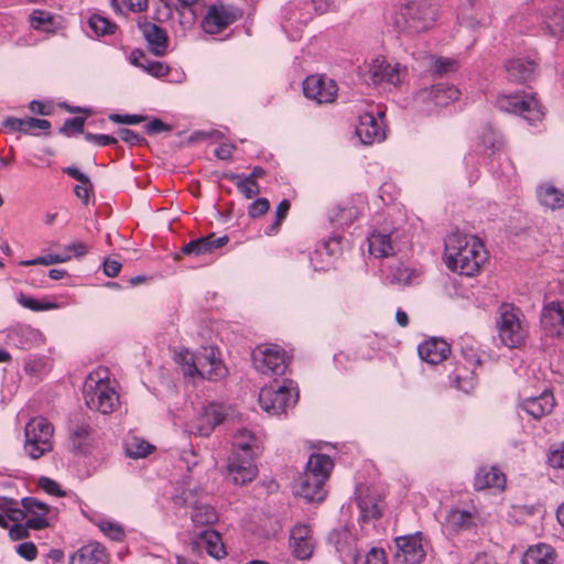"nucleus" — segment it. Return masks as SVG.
<instances>
[{
	"instance_id": "2eb2a0df",
	"label": "nucleus",
	"mask_w": 564,
	"mask_h": 564,
	"mask_svg": "<svg viewBox=\"0 0 564 564\" xmlns=\"http://www.w3.org/2000/svg\"><path fill=\"white\" fill-rule=\"evenodd\" d=\"M328 541L335 546L344 564H357L360 555L357 551L356 539L350 531L347 529L333 530Z\"/></svg>"
},
{
	"instance_id": "f3484780",
	"label": "nucleus",
	"mask_w": 564,
	"mask_h": 564,
	"mask_svg": "<svg viewBox=\"0 0 564 564\" xmlns=\"http://www.w3.org/2000/svg\"><path fill=\"white\" fill-rule=\"evenodd\" d=\"M229 241L228 236L216 237V234H209L197 239H193L181 248L182 254L200 257L213 253L215 250L226 246Z\"/></svg>"
},
{
	"instance_id": "9d476101",
	"label": "nucleus",
	"mask_w": 564,
	"mask_h": 564,
	"mask_svg": "<svg viewBox=\"0 0 564 564\" xmlns=\"http://www.w3.org/2000/svg\"><path fill=\"white\" fill-rule=\"evenodd\" d=\"M258 474L252 454L242 455L232 452L226 466V477L232 484L243 486L251 482Z\"/></svg>"
},
{
	"instance_id": "aec40b11",
	"label": "nucleus",
	"mask_w": 564,
	"mask_h": 564,
	"mask_svg": "<svg viewBox=\"0 0 564 564\" xmlns=\"http://www.w3.org/2000/svg\"><path fill=\"white\" fill-rule=\"evenodd\" d=\"M291 546L294 555L300 560H307L314 550L312 529L308 524H296L291 530Z\"/></svg>"
},
{
	"instance_id": "4468645a",
	"label": "nucleus",
	"mask_w": 564,
	"mask_h": 564,
	"mask_svg": "<svg viewBox=\"0 0 564 564\" xmlns=\"http://www.w3.org/2000/svg\"><path fill=\"white\" fill-rule=\"evenodd\" d=\"M397 558L405 564H420L425 557L420 532L395 539Z\"/></svg>"
},
{
	"instance_id": "4d7b16f0",
	"label": "nucleus",
	"mask_w": 564,
	"mask_h": 564,
	"mask_svg": "<svg viewBox=\"0 0 564 564\" xmlns=\"http://www.w3.org/2000/svg\"><path fill=\"white\" fill-rule=\"evenodd\" d=\"M37 486L46 494L55 497H64L66 495L65 491L61 489V486L57 481L45 476L39 478Z\"/></svg>"
},
{
	"instance_id": "0e129e2a",
	"label": "nucleus",
	"mask_w": 564,
	"mask_h": 564,
	"mask_svg": "<svg viewBox=\"0 0 564 564\" xmlns=\"http://www.w3.org/2000/svg\"><path fill=\"white\" fill-rule=\"evenodd\" d=\"M109 120H111L115 123H122V124H138L145 120L144 116L141 115H119V113H112L109 116Z\"/></svg>"
},
{
	"instance_id": "6e6552de",
	"label": "nucleus",
	"mask_w": 564,
	"mask_h": 564,
	"mask_svg": "<svg viewBox=\"0 0 564 564\" xmlns=\"http://www.w3.org/2000/svg\"><path fill=\"white\" fill-rule=\"evenodd\" d=\"M497 107L505 112L516 113L521 116L530 124L541 121L544 112L542 106L531 95H503L497 100Z\"/></svg>"
},
{
	"instance_id": "bf43d9fd",
	"label": "nucleus",
	"mask_w": 564,
	"mask_h": 564,
	"mask_svg": "<svg viewBox=\"0 0 564 564\" xmlns=\"http://www.w3.org/2000/svg\"><path fill=\"white\" fill-rule=\"evenodd\" d=\"M270 203L267 198L260 197L253 200L248 207V215L251 218H258L268 213Z\"/></svg>"
},
{
	"instance_id": "39448f33",
	"label": "nucleus",
	"mask_w": 564,
	"mask_h": 564,
	"mask_svg": "<svg viewBox=\"0 0 564 564\" xmlns=\"http://www.w3.org/2000/svg\"><path fill=\"white\" fill-rule=\"evenodd\" d=\"M53 425L44 417L31 419L24 429V451L32 459H37L53 449Z\"/></svg>"
},
{
	"instance_id": "a18cd8bd",
	"label": "nucleus",
	"mask_w": 564,
	"mask_h": 564,
	"mask_svg": "<svg viewBox=\"0 0 564 564\" xmlns=\"http://www.w3.org/2000/svg\"><path fill=\"white\" fill-rule=\"evenodd\" d=\"M91 432L93 429L87 422H82L73 429L70 432V438L76 451L83 452L85 449L86 441L90 436Z\"/></svg>"
},
{
	"instance_id": "a878e982",
	"label": "nucleus",
	"mask_w": 564,
	"mask_h": 564,
	"mask_svg": "<svg viewBox=\"0 0 564 564\" xmlns=\"http://www.w3.org/2000/svg\"><path fill=\"white\" fill-rule=\"evenodd\" d=\"M417 352L423 361L437 365L446 359L451 347L444 339L432 337L419 345Z\"/></svg>"
},
{
	"instance_id": "423d86ee",
	"label": "nucleus",
	"mask_w": 564,
	"mask_h": 564,
	"mask_svg": "<svg viewBox=\"0 0 564 564\" xmlns=\"http://www.w3.org/2000/svg\"><path fill=\"white\" fill-rule=\"evenodd\" d=\"M498 314L497 326L501 343L509 348L520 346L525 337L520 310L512 304L503 303L499 306Z\"/></svg>"
},
{
	"instance_id": "37998d69",
	"label": "nucleus",
	"mask_w": 564,
	"mask_h": 564,
	"mask_svg": "<svg viewBox=\"0 0 564 564\" xmlns=\"http://www.w3.org/2000/svg\"><path fill=\"white\" fill-rule=\"evenodd\" d=\"M357 212L356 208L350 207H336L330 217L329 220L334 226L337 227H345L352 224V221L356 219Z\"/></svg>"
},
{
	"instance_id": "2f4dec72",
	"label": "nucleus",
	"mask_w": 564,
	"mask_h": 564,
	"mask_svg": "<svg viewBox=\"0 0 564 564\" xmlns=\"http://www.w3.org/2000/svg\"><path fill=\"white\" fill-rule=\"evenodd\" d=\"M334 467L332 458L326 454L313 453L306 464L303 475L311 478H322L326 481Z\"/></svg>"
},
{
	"instance_id": "052dcab7",
	"label": "nucleus",
	"mask_w": 564,
	"mask_h": 564,
	"mask_svg": "<svg viewBox=\"0 0 564 564\" xmlns=\"http://www.w3.org/2000/svg\"><path fill=\"white\" fill-rule=\"evenodd\" d=\"M118 135L123 142L128 143L131 147L145 143V139L142 135L127 128L119 129Z\"/></svg>"
},
{
	"instance_id": "6ab92c4d",
	"label": "nucleus",
	"mask_w": 564,
	"mask_h": 564,
	"mask_svg": "<svg viewBox=\"0 0 564 564\" xmlns=\"http://www.w3.org/2000/svg\"><path fill=\"white\" fill-rule=\"evenodd\" d=\"M224 417L220 408L212 404L196 417L189 426V431L198 436H209L214 429L224 422Z\"/></svg>"
},
{
	"instance_id": "ea45409f",
	"label": "nucleus",
	"mask_w": 564,
	"mask_h": 564,
	"mask_svg": "<svg viewBox=\"0 0 564 564\" xmlns=\"http://www.w3.org/2000/svg\"><path fill=\"white\" fill-rule=\"evenodd\" d=\"M153 449V445L137 436H131L124 442L126 455L131 458L147 457Z\"/></svg>"
},
{
	"instance_id": "c756f323",
	"label": "nucleus",
	"mask_w": 564,
	"mask_h": 564,
	"mask_svg": "<svg viewBox=\"0 0 564 564\" xmlns=\"http://www.w3.org/2000/svg\"><path fill=\"white\" fill-rule=\"evenodd\" d=\"M474 487L476 490L488 488L502 490L506 487V476L496 467H482L475 476Z\"/></svg>"
},
{
	"instance_id": "6e6d98bb",
	"label": "nucleus",
	"mask_w": 564,
	"mask_h": 564,
	"mask_svg": "<svg viewBox=\"0 0 564 564\" xmlns=\"http://www.w3.org/2000/svg\"><path fill=\"white\" fill-rule=\"evenodd\" d=\"M21 505L22 507L25 509L26 512H30V513H33L34 516L35 514H47L48 511H50V507L33 498V497H25L21 500Z\"/></svg>"
},
{
	"instance_id": "bb28decb",
	"label": "nucleus",
	"mask_w": 564,
	"mask_h": 564,
	"mask_svg": "<svg viewBox=\"0 0 564 564\" xmlns=\"http://www.w3.org/2000/svg\"><path fill=\"white\" fill-rule=\"evenodd\" d=\"M108 561L106 547L99 542H91L70 555L68 564H98L108 563Z\"/></svg>"
},
{
	"instance_id": "f704fd0d",
	"label": "nucleus",
	"mask_w": 564,
	"mask_h": 564,
	"mask_svg": "<svg viewBox=\"0 0 564 564\" xmlns=\"http://www.w3.org/2000/svg\"><path fill=\"white\" fill-rule=\"evenodd\" d=\"M556 558L555 550L545 543L530 546L522 557V564H554Z\"/></svg>"
},
{
	"instance_id": "412c9836",
	"label": "nucleus",
	"mask_w": 564,
	"mask_h": 564,
	"mask_svg": "<svg viewBox=\"0 0 564 564\" xmlns=\"http://www.w3.org/2000/svg\"><path fill=\"white\" fill-rule=\"evenodd\" d=\"M138 26L148 42L151 52L156 56H163L169 45L166 31L149 21L139 22Z\"/></svg>"
},
{
	"instance_id": "79ce46f5",
	"label": "nucleus",
	"mask_w": 564,
	"mask_h": 564,
	"mask_svg": "<svg viewBox=\"0 0 564 564\" xmlns=\"http://www.w3.org/2000/svg\"><path fill=\"white\" fill-rule=\"evenodd\" d=\"M357 507L360 510L361 519L365 522L372 519H379L382 514L379 503L369 498H358Z\"/></svg>"
},
{
	"instance_id": "8fccbe9b",
	"label": "nucleus",
	"mask_w": 564,
	"mask_h": 564,
	"mask_svg": "<svg viewBox=\"0 0 564 564\" xmlns=\"http://www.w3.org/2000/svg\"><path fill=\"white\" fill-rule=\"evenodd\" d=\"M18 302L25 308H29L33 312L48 311L55 310L58 307V304L55 302H41L34 297L26 296L24 294H20L18 297Z\"/></svg>"
},
{
	"instance_id": "13d9d810",
	"label": "nucleus",
	"mask_w": 564,
	"mask_h": 564,
	"mask_svg": "<svg viewBox=\"0 0 564 564\" xmlns=\"http://www.w3.org/2000/svg\"><path fill=\"white\" fill-rule=\"evenodd\" d=\"M84 126H85V118H82V117L68 118L64 121L63 126L61 127L59 133L67 135L69 131H73L75 133L84 134L85 133Z\"/></svg>"
},
{
	"instance_id": "c85d7f7f",
	"label": "nucleus",
	"mask_w": 564,
	"mask_h": 564,
	"mask_svg": "<svg viewBox=\"0 0 564 564\" xmlns=\"http://www.w3.org/2000/svg\"><path fill=\"white\" fill-rule=\"evenodd\" d=\"M536 67L535 61L523 57H516L506 63L509 79L517 83L531 80L535 75Z\"/></svg>"
},
{
	"instance_id": "338daca9",
	"label": "nucleus",
	"mask_w": 564,
	"mask_h": 564,
	"mask_svg": "<svg viewBox=\"0 0 564 564\" xmlns=\"http://www.w3.org/2000/svg\"><path fill=\"white\" fill-rule=\"evenodd\" d=\"M314 12L323 14L338 8L337 0H310Z\"/></svg>"
},
{
	"instance_id": "774afa93",
	"label": "nucleus",
	"mask_w": 564,
	"mask_h": 564,
	"mask_svg": "<svg viewBox=\"0 0 564 564\" xmlns=\"http://www.w3.org/2000/svg\"><path fill=\"white\" fill-rule=\"evenodd\" d=\"M481 144L489 150H494L497 148L499 143L497 133L491 128H486L480 135Z\"/></svg>"
},
{
	"instance_id": "09e8293b",
	"label": "nucleus",
	"mask_w": 564,
	"mask_h": 564,
	"mask_svg": "<svg viewBox=\"0 0 564 564\" xmlns=\"http://www.w3.org/2000/svg\"><path fill=\"white\" fill-rule=\"evenodd\" d=\"M544 23L552 35L564 32V8H557L552 14L546 15Z\"/></svg>"
},
{
	"instance_id": "49530a36",
	"label": "nucleus",
	"mask_w": 564,
	"mask_h": 564,
	"mask_svg": "<svg viewBox=\"0 0 564 564\" xmlns=\"http://www.w3.org/2000/svg\"><path fill=\"white\" fill-rule=\"evenodd\" d=\"M191 518L195 524L205 525L214 523L217 520V513L209 506H195Z\"/></svg>"
},
{
	"instance_id": "c03bdc74",
	"label": "nucleus",
	"mask_w": 564,
	"mask_h": 564,
	"mask_svg": "<svg viewBox=\"0 0 564 564\" xmlns=\"http://www.w3.org/2000/svg\"><path fill=\"white\" fill-rule=\"evenodd\" d=\"M88 25L97 36L113 34L117 29L116 23L99 14L91 15L88 20Z\"/></svg>"
},
{
	"instance_id": "cd10ccee",
	"label": "nucleus",
	"mask_w": 564,
	"mask_h": 564,
	"mask_svg": "<svg viewBox=\"0 0 564 564\" xmlns=\"http://www.w3.org/2000/svg\"><path fill=\"white\" fill-rule=\"evenodd\" d=\"M555 401L551 392L544 391L538 397L521 400L520 406L534 419H541L552 412Z\"/></svg>"
},
{
	"instance_id": "e2e57ef3",
	"label": "nucleus",
	"mask_w": 564,
	"mask_h": 564,
	"mask_svg": "<svg viewBox=\"0 0 564 564\" xmlns=\"http://www.w3.org/2000/svg\"><path fill=\"white\" fill-rule=\"evenodd\" d=\"M547 462L551 467L563 469L564 468V442L558 448L552 449L547 456Z\"/></svg>"
},
{
	"instance_id": "de8ad7c7",
	"label": "nucleus",
	"mask_w": 564,
	"mask_h": 564,
	"mask_svg": "<svg viewBox=\"0 0 564 564\" xmlns=\"http://www.w3.org/2000/svg\"><path fill=\"white\" fill-rule=\"evenodd\" d=\"M413 272L404 267L403 264H397L395 267L390 268V273L387 279L391 284L398 285H409L411 283V278Z\"/></svg>"
},
{
	"instance_id": "dca6fc26",
	"label": "nucleus",
	"mask_w": 564,
	"mask_h": 564,
	"mask_svg": "<svg viewBox=\"0 0 564 564\" xmlns=\"http://www.w3.org/2000/svg\"><path fill=\"white\" fill-rule=\"evenodd\" d=\"M541 325L551 336H564V302L552 301L543 306Z\"/></svg>"
},
{
	"instance_id": "4be33fe9",
	"label": "nucleus",
	"mask_w": 564,
	"mask_h": 564,
	"mask_svg": "<svg viewBox=\"0 0 564 564\" xmlns=\"http://www.w3.org/2000/svg\"><path fill=\"white\" fill-rule=\"evenodd\" d=\"M368 73L373 84L397 85L400 82V65L391 64L382 57L372 61Z\"/></svg>"
},
{
	"instance_id": "f03ea898",
	"label": "nucleus",
	"mask_w": 564,
	"mask_h": 564,
	"mask_svg": "<svg viewBox=\"0 0 564 564\" xmlns=\"http://www.w3.org/2000/svg\"><path fill=\"white\" fill-rule=\"evenodd\" d=\"M437 6L433 0H412L402 6L393 17V25L408 36L430 30L437 18Z\"/></svg>"
},
{
	"instance_id": "a19ab883",
	"label": "nucleus",
	"mask_w": 564,
	"mask_h": 564,
	"mask_svg": "<svg viewBox=\"0 0 564 564\" xmlns=\"http://www.w3.org/2000/svg\"><path fill=\"white\" fill-rule=\"evenodd\" d=\"M234 452H239L242 455L252 454L254 456V448H257V437L248 430H240L234 436Z\"/></svg>"
},
{
	"instance_id": "5701e85b",
	"label": "nucleus",
	"mask_w": 564,
	"mask_h": 564,
	"mask_svg": "<svg viewBox=\"0 0 564 564\" xmlns=\"http://www.w3.org/2000/svg\"><path fill=\"white\" fill-rule=\"evenodd\" d=\"M444 525L451 534H457L477 527V512L451 509L446 514Z\"/></svg>"
},
{
	"instance_id": "473e14b6",
	"label": "nucleus",
	"mask_w": 564,
	"mask_h": 564,
	"mask_svg": "<svg viewBox=\"0 0 564 564\" xmlns=\"http://www.w3.org/2000/svg\"><path fill=\"white\" fill-rule=\"evenodd\" d=\"M129 62L155 77L166 76L170 70L169 66L164 63L149 59L145 53L140 48H135L130 53Z\"/></svg>"
},
{
	"instance_id": "1a4fd4ad",
	"label": "nucleus",
	"mask_w": 564,
	"mask_h": 564,
	"mask_svg": "<svg viewBox=\"0 0 564 564\" xmlns=\"http://www.w3.org/2000/svg\"><path fill=\"white\" fill-rule=\"evenodd\" d=\"M254 368L267 376H282L286 370L285 351L276 345L258 347L252 352Z\"/></svg>"
},
{
	"instance_id": "a211bd4d",
	"label": "nucleus",
	"mask_w": 564,
	"mask_h": 564,
	"mask_svg": "<svg viewBox=\"0 0 564 564\" xmlns=\"http://www.w3.org/2000/svg\"><path fill=\"white\" fill-rule=\"evenodd\" d=\"M356 134L364 144L380 142L386 137L382 121L369 112L359 116Z\"/></svg>"
},
{
	"instance_id": "7ed1b4c3",
	"label": "nucleus",
	"mask_w": 564,
	"mask_h": 564,
	"mask_svg": "<svg viewBox=\"0 0 564 564\" xmlns=\"http://www.w3.org/2000/svg\"><path fill=\"white\" fill-rule=\"evenodd\" d=\"M83 394L87 408L101 414L112 413L120 404L119 394L111 386L106 370H96L86 377Z\"/></svg>"
},
{
	"instance_id": "680f3d73",
	"label": "nucleus",
	"mask_w": 564,
	"mask_h": 564,
	"mask_svg": "<svg viewBox=\"0 0 564 564\" xmlns=\"http://www.w3.org/2000/svg\"><path fill=\"white\" fill-rule=\"evenodd\" d=\"M84 138L88 142H94L99 147L115 145L118 143V139L108 134H94L91 132L84 133Z\"/></svg>"
},
{
	"instance_id": "f257e3e1",
	"label": "nucleus",
	"mask_w": 564,
	"mask_h": 564,
	"mask_svg": "<svg viewBox=\"0 0 564 564\" xmlns=\"http://www.w3.org/2000/svg\"><path fill=\"white\" fill-rule=\"evenodd\" d=\"M446 267L460 275L474 276L487 259L482 242L475 236L452 232L445 238Z\"/></svg>"
},
{
	"instance_id": "0eeeda50",
	"label": "nucleus",
	"mask_w": 564,
	"mask_h": 564,
	"mask_svg": "<svg viewBox=\"0 0 564 564\" xmlns=\"http://www.w3.org/2000/svg\"><path fill=\"white\" fill-rule=\"evenodd\" d=\"M299 399V391L289 386H269L259 392V404L263 411L271 415H281L293 408Z\"/></svg>"
},
{
	"instance_id": "f8f14e48",
	"label": "nucleus",
	"mask_w": 564,
	"mask_h": 564,
	"mask_svg": "<svg viewBox=\"0 0 564 564\" xmlns=\"http://www.w3.org/2000/svg\"><path fill=\"white\" fill-rule=\"evenodd\" d=\"M337 84L335 80L319 75H311L303 82V93L306 98L317 104H330L337 96Z\"/></svg>"
},
{
	"instance_id": "ddd939ff",
	"label": "nucleus",
	"mask_w": 564,
	"mask_h": 564,
	"mask_svg": "<svg viewBox=\"0 0 564 564\" xmlns=\"http://www.w3.org/2000/svg\"><path fill=\"white\" fill-rule=\"evenodd\" d=\"M239 18L238 11L223 3L213 4L208 8L202 20V28L208 34H218Z\"/></svg>"
},
{
	"instance_id": "5fc2aeb1",
	"label": "nucleus",
	"mask_w": 564,
	"mask_h": 564,
	"mask_svg": "<svg viewBox=\"0 0 564 564\" xmlns=\"http://www.w3.org/2000/svg\"><path fill=\"white\" fill-rule=\"evenodd\" d=\"M455 360H462L464 364H468L474 367H478L480 365L478 350L468 344L462 345L459 358H456Z\"/></svg>"
},
{
	"instance_id": "393cba45",
	"label": "nucleus",
	"mask_w": 564,
	"mask_h": 564,
	"mask_svg": "<svg viewBox=\"0 0 564 564\" xmlns=\"http://www.w3.org/2000/svg\"><path fill=\"white\" fill-rule=\"evenodd\" d=\"M325 480L322 478H311L302 475L299 477L295 484L296 496L302 497L308 502H319L324 500L326 496Z\"/></svg>"
},
{
	"instance_id": "864d4df0",
	"label": "nucleus",
	"mask_w": 564,
	"mask_h": 564,
	"mask_svg": "<svg viewBox=\"0 0 564 564\" xmlns=\"http://www.w3.org/2000/svg\"><path fill=\"white\" fill-rule=\"evenodd\" d=\"M53 17L42 10H34L30 15L31 26L35 30L47 31V25L52 24Z\"/></svg>"
},
{
	"instance_id": "4c0bfd02",
	"label": "nucleus",
	"mask_w": 564,
	"mask_h": 564,
	"mask_svg": "<svg viewBox=\"0 0 564 564\" xmlns=\"http://www.w3.org/2000/svg\"><path fill=\"white\" fill-rule=\"evenodd\" d=\"M200 540L205 544L206 552L210 556L215 558H223L226 555L225 546L218 532L206 529L200 533Z\"/></svg>"
},
{
	"instance_id": "69168bd1",
	"label": "nucleus",
	"mask_w": 564,
	"mask_h": 564,
	"mask_svg": "<svg viewBox=\"0 0 564 564\" xmlns=\"http://www.w3.org/2000/svg\"><path fill=\"white\" fill-rule=\"evenodd\" d=\"M17 553L26 561H33L37 556V549L33 542H23L17 546Z\"/></svg>"
},
{
	"instance_id": "72a5a7b5",
	"label": "nucleus",
	"mask_w": 564,
	"mask_h": 564,
	"mask_svg": "<svg viewBox=\"0 0 564 564\" xmlns=\"http://www.w3.org/2000/svg\"><path fill=\"white\" fill-rule=\"evenodd\" d=\"M6 128H9L12 131H18L22 133L36 134L34 132L35 129L41 130H50L51 122L46 119H37L33 117L28 118H14L9 117L3 122Z\"/></svg>"
},
{
	"instance_id": "9b49d317",
	"label": "nucleus",
	"mask_w": 564,
	"mask_h": 564,
	"mask_svg": "<svg viewBox=\"0 0 564 564\" xmlns=\"http://www.w3.org/2000/svg\"><path fill=\"white\" fill-rule=\"evenodd\" d=\"M458 98L459 90L454 85L440 83L417 91L415 95V102L426 105L430 110L431 106L446 107Z\"/></svg>"
},
{
	"instance_id": "7c9ffc66",
	"label": "nucleus",
	"mask_w": 564,
	"mask_h": 564,
	"mask_svg": "<svg viewBox=\"0 0 564 564\" xmlns=\"http://www.w3.org/2000/svg\"><path fill=\"white\" fill-rule=\"evenodd\" d=\"M368 250L375 258H388L395 254L397 249L392 242V234L373 231L368 237Z\"/></svg>"
},
{
	"instance_id": "b1692460",
	"label": "nucleus",
	"mask_w": 564,
	"mask_h": 564,
	"mask_svg": "<svg viewBox=\"0 0 564 564\" xmlns=\"http://www.w3.org/2000/svg\"><path fill=\"white\" fill-rule=\"evenodd\" d=\"M451 366L453 367L448 372L451 383L464 392L471 391L476 386V367L464 364L462 360H455Z\"/></svg>"
},
{
	"instance_id": "3c124183",
	"label": "nucleus",
	"mask_w": 564,
	"mask_h": 564,
	"mask_svg": "<svg viewBox=\"0 0 564 564\" xmlns=\"http://www.w3.org/2000/svg\"><path fill=\"white\" fill-rule=\"evenodd\" d=\"M70 258H72V256L69 253H65V254L50 253V254L37 257V258H34L31 260L21 261L20 264L23 267H30V265H36V264L51 265V264H55V263L67 262L68 260H70Z\"/></svg>"
},
{
	"instance_id": "58836bf2",
	"label": "nucleus",
	"mask_w": 564,
	"mask_h": 564,
	"mask_svg": "<svg viewBox=\"0 0 564 564\" xmlns=\"http://www.w3.org/2000/svg\"><path fill=\"white\" fill-rule=\"evenodd\" d=\"M226 180L234 182L240 193L247 198L251 199L260 193V186L257 181H251L246 177V174L226 173Z\"/></svg>"
},
{
	"instance_id": "e433bc0d",
	"label": "nucleus",
	"mask_w": 564,
	"mask_h": 564,
	"mask_svg": "<svg viewBox=\"0 0 564 564\" xmlns=\"http://www.w3.org/2000/svg\"><path fill=\"white\" fill-rule=\"evenodd\" d=\"M64 172L80 183L74 187V193L85 205H87L89 202V195L93 192V184L88 175L75 166H68Z\"/></svg>"
},
{
	"instance_id": "c9c22d12",
	"label": "nucleus",
	"mask_w": 564,
	"mask_h": 564,
	"mask_svg": "<svg viewBox=\"0 0 564 564\" xmlns=\"http://www.w3.org/2000/svg\"><path fill=\"white\" fill-rule=\"evenodd\" d=\"M536 195L540 204L544 207L553 210L564 207V192L553 184H542L536 189Z\"/></svg>"
},
{
	"instance_id": "603ef678",
	"label": "nucleus",
	"mask_w": 564,
	"mask_h": 564,
	"mask_svg": "<svg viewBox=\"0 0 564 564\" xmlns=\"http://www.w3.org/2000/svg\"><path fill=\"white\" fill-rule=\"evenodd\" d=\"M98 528L105 535L116 542H121L126 536L123 528L117 522L101 520Z\"/></svg>"
},
{
	"instance_id": "20e7f679",
	"label": "nucleus",
	"mask_w": 564,
	"mask_h": 564,
	"mask_svg": "<svg viewBox=\"0 0 564 564\" xmlns=\"http://www.w3.org/2000/svg\"><path fill=\"white\" fill-rule=\"evenodd\" d=\"M175 360L184 367V375L192 378L199 376L216 381L226 375V367L213 348L196 355L184 349L176 354Z\"/></svg>"
}]
</instances>
